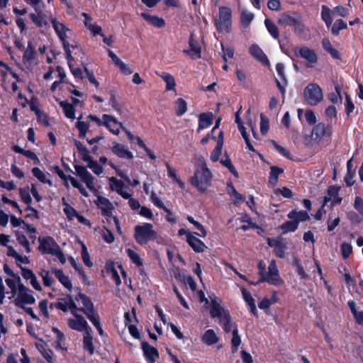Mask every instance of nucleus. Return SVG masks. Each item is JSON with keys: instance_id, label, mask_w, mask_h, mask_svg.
Wrapping results in <instances>:
<instances>
[{"instance_id": "13", "label": "nucleus", "mask_w": 363, "mask_h": 363, "mask_svg": "<svg viewBox=\"0 0 363 363\" xmlns=\"http://www.w3.org/2000/svg\"><path fill=\"white\" fill-rule=\"evenodd\" d=\"M50 21L55 31L62 42V45H65V43H67V38L71 33L70 29L62 22L58 21L55 18L51 17Z\"/></svg>"}, {"instance_id": "36", "label": "nucleus", "mask_w": 363, "mask_h": 363, "mask_svg": "<svg viewBox=\"0 0 363 363\" xmlns=\"http://www.w3.org/2000/svg\"><path fill=\"white\" fill-rule=\"evenodd\" d=\"M76 127L79 130V135L81 138H85L86 134L89 128V122L82 121V116L78 118V121L76 124Z\"/></svg>"}, {"instance_id": "43", "label": "nucleus", "mask_w": 363, "mask_h": 363, "mask_svg": "<svg viewBox=\"0 0 363 363\" xmlns=\"http://www.w3.org/2000/svg\"><path fill=\"white\" fill-rule=\"evenodd\" d=\"M242 296H243V298L245 299V301L247 303V304L250 306V310H251V312L254 314V315H256L257 313V310H256V306H255V300L254 298L252 297L250 293L245 289H242Z\"/></svg>"}, {"instance_id": "3", "label": "nucleus", "mask_w": 363, "mask_h": 363, "mask_svg": "<svg viewBox=\"0 0 363 363\" xmlns=\"http://www.w3.org/2000/svg\"><path fill=\"white\" fill-rule=\"evenodd\" d=\"M157 233L153 230V226L150 223H143L135 227L134 238L140 245H145L147 242L156 239Z\"/></svg>"}, {"instance_id": "18", "label": "nucleus", "mask_w": 363, "mask_h": 363, "mask_svg": "<svg viewBox=\"0 0 363 363\" xmlns=\"http://www.w3.org/2000/svg\"><path fill=\"white\" fill-rule=\"evenodd\" d=\"M299 16L300 15L296 12L283 13L279 16L278 23L283 27L294 26Z\"/></svg>"}, {"instance_id": "56", "label": "nucleus", "mask_w": 363, "mask_h": 363, "mask_svg": "<svg viewBox=\"0 0 363 363\" xmlns=\"http://www.w3.org/2000/svg\"><path fill=\"white\" fill-rule=\"evenodd\" d=\"M7 255L15 258L16 260L22 263L26 262V260L27 258L20 255L12 246H7Z\"/></svg>"}, {"instance_id": "2", "label": "nucleus", "mask_w": 363, "mask_h": 363, "mask_svg": "<svg viewBox=\"0 0 363 363\" xmlns=\"http://www.w3.org/2000/svg\"><path fill=\"white\" fill-rule=\"evenodd\" d=\"M15 277V279H6V283L11 291L12 297L15 298V304L20 308H23L25 304H34L35 298L32 291L21 283L20 277Z\"/></svg>"}, {"instance_id": "8", "label": "nucleus", "mask_w": 363, "mask_h": 363, "mask_svg": "<svg viewBox=\"0 0 363 363\" xmlns=\"http://www.w3.org/2000/svg\"><path fill=\"white\" fill-rule=\"evenodd\" d=\"M73 318L67 319V325L72 330L78 332L86 333V331L91 330L85 318L80 315L78 311L72 314Z\"/></svg>"}, {"instance_id": "39", "label": "nucleus", "mask_w": 363, "mask_h": 363, "mask_svg": "<svg viewBox=\"0 0 363 363\" xmlns=\"http://www.w3.org/2000/svg\"><path fill=\"white\" fill-rule=\"evenodd\" d=\"M240 344L241 337L238 334V330L237 327H235L233 330V338L231 340V350L233 353H236L238 352Z\"/></svg>"}, {"instance_id": "19", "label": "nucleus", "mask_w": 363, "mask_h": 363, "mask_svg": "<svg viewBox=\"0 0 363 363\" xmlns=\"http://www.w3.org/2000/svg\"><path fill=\"white\" fill-rule=\"evenodd\" d=\"M142 349L147 361L150 363H155L159 357L157 349L152 347L146 342H142Z\"/></svg>"}, {"instance_id": "12", "label": "nucleus", "mask_w": 363, "mask_h": 363, "mask_svg": "<svg viewBox=\"0 0 363 363\" xmlns=\"http://www.w3.org/2000/svg\"><path fill=\"white\" fill-rule=\"evenodd\" d=\"M38 241L40 242L39 250L45 254L54 255L60 248L51 237L38 238Z\"/></svg>"}, {"instance_id": "22", "label": "nucleus", "mask_w": 363, "mask_h": 363, "mask_svg": "<svg viewBox=\"0 0 363 363\" xmlns=\"http://www.w3.org/2000/svg\"><path fill=\"white\" fill-rule=\"evenodd\" d=\"M52 274L59 280V281L67 289H72V284L69 278L64 274L61 269H52Z\"/></svg>"}, {"instance_id": "4", "label": "nucleus", "mask_w": 363, "mask_h": 363, "mask_svg": "<svg viewBox=\"0 0 363 363\" xmlns=\"http://www.w3.org/2000/svg\"><path fill=\"white\" fill-rule=\"evenodd\" d=\"M231 9L226 6L219 8L218 16L214 19V23L218 32H230L231 26Z\"/></svg>"}, {"instance_id": "21", "label": "nucleus", "mask_w": 363, "mask_h": 363, "mask_svg": "<svg viewBox=\"0 0 363 363\" xmlns=\"http://www.w3.org/2000/svg\"><path fill=\"white\" fill-rule=\"evenodd\" d=\"M112 152L121 158L132 159L133 157L131 152L127 150L124 145L117 143L113 146Z\"/></svg>"}, {"instance_id": "48", "label": "nucleus", "mask_w": 363, "mask_h": 363, "mask_svg": "<svg viewBox=\"0 0 363 363\" xmlns=\"http://www.w3.org/2000/svg\"><path fill=\"white\" fill-rule=\"evenodd\" d=\"M16 238L18 241V242L23 247H25L26 251L27 253H29L31 252V249L30 247V243L27 238L22 234L19 231L16 232Z\"/></svg>"}, {"instance_id": "63", "label": "nucleus", "mask_w": 363, "mask_h": 363, "mask_svg": "<svg viewBox=\"0 0 363 363\" xmlns=\"http://www.w3.org/2000/svg\"><path fill=\"white\" fill-rule=\"evenodd\" d=\"M220 163L223 166L226 167L235 176H236V177L238 176V172L236 171L235 167L232 164V162L228 157H226L225 159H224V160H221Z\"/></svg>"}, {"instance_id": "64", "label": "nucleus", "mask_w": 363, "mask_h": 363, "mask_svg": "<svg viewBox=\"0 0 363 363\" xmlns=\"http://www.w3.org/2000/svg\"><path fill=\"white\" fill-rule=\"evenodd\" d=\"M116 66L120 69V70L125 74H131L133 72V69L129 65L125 64L122 60H121Z\"/></svg>"}, {"instance_id": "59", "label": "nucleus", "mask_w": 363, "mask_h": 363, "mask_svg": "<svg viewBox=\"0 0 363 363\" xmlns=\"http://www.w3.org/2000/svg\"><path fill=\"white\" fill-rule=\"evenodd\" d=\"M260 131L263 135H265L269 128V119L262 113L260 115Z\"/></svg>"}, {"instance_id": "40", "label": "nucleus", "mask_w": 363, "mask_h": 363, "mask_svg": "<svg viewBox=\"0 0 363 363\" xmlns=\"http://www.w3.org/2000/svg\"><path fill=\"white\" fill-rule=\"evenodd\" d=\"M322 45L325 51H327L328 53L330 54V55L335 59H340V54L339 52L335 49L330 42L328 39L324 38L322 40Z\"/></svg>"}, {"instance_id": "33", "label": "nucleus", "mask_w": 363, "mask_h": 363, "mask_svg": "<svg viewBox=\"0 0 363 363\" xmlns=\"http://www.w3.org/2000/svg\"><path fill=\"white\" fill-rule=\"evenodd\" d=\"M43 0H41V2L40 3V7H41V11L38 12L35 10V11L38 13V16L35 13H30L29 16L32 21L35 23L39 27H43L44 26L47 25V22L44 20V14L43 12Z\"/></svg>"}, {"instance_id": "1", "label": "nucleus", "mask_w": 363, "mask_h": 363, "mask_svg": "<svg viewBox=\"0 0 363 363\" xmlns=\"http://www.w3.org/2000/svg\"><path fill=\"white\" fill-rule=\"evenodd\" d=\"M195 160L196 169L191 178V183L199 191L205 192L211 186L213 175L203 156H197Z\"/></svg>"}, {"instance_id": "51", "label": "nucleus", "mask_w": 363, "mask_h": 363, "mask_svg": "<svg viewBox=\"0 0 363 363\" xmlns=\"http://www.w3.org/2000/svg\"><path fill=\"white\" fill-rule=\"evenodd\" d=\"M220 323L223 326L226 333L233 330V323H232L229 313H224L223 317L220 319Z\"/></svg>"}, {"instance_id": "15", "label": "nucleus", "mask_w": 363, "mask_h": 363, "mask_svg": "<svg viewBox=\"0 0 363 363\" xmlns=\"http://www.w3.org/2000/svg\"><path fill=\"white\" fill-rule=\"evenodd\" d=\"M98 207L101 210L104 216L106 217L112 216V211L113 210V204L105 197L98 196L97 200L95 201Z\"/></svg>"}, {"instance_id": "27", "label": "nucleus", "mask_w": 363, "mask_h": 363, "mask_svg": "<svg viewBox=\"0 0 363 363\" xmlns=\"http://www.w3.org/2000/svg\"><path fill=\"white\" fill-rule=\"evenodd\" d=\"M84 17V23L85 25V26L94 35H97V34H101V35H103L101 32L102 30L101 26H98V25H96V24H93L92 23V18H91V16H89L87 13H82V14Z\"/></svg>"}, {"instance_id": "26", "label": "nucleus", "mask_w": 363, "mask_h": 363, "mask_svg": "<svg viewBox=\"0 0 363 363\" xmlns=\"http://www.w3.org/2000/svg\"><path fill=\"white\" fill-rule=\"evenodd\" d=\"M250 51L251 55L262 64H269V60L267 56L259 46L257 45H252L250 48Z\"/></svg>"}, {"instance_id": "41", "label": "nucleus", "mask_w": 363, "mask_h": 363, "mask_svg": "<svg viewBox=\"0 0 363 363\" xmlns=\"http://www.w3.org/2000/svg\"><path fill=\"white\" fill-rule=\"evenodd\" d=\"M160 77L166 83V91L175 90L176 82L174 77L169 73H162Z\"/></svg>"}, {"instance_id": "32", "label": "nucleus", "mask_w": 363, "mask_h": 363, "mask_svg": "<svg viewBox=\"0 0 363 363\" xmlns=\"http://www.w3.org/2000/svg\"><path fill=\"white\" fill-rule=\"evenodd\" d=\"M141 16L146 21L157 28H162L165 25V22L162 18H159L156 16H150L145 13H143Z\"/></svg>"}, {"instance_id": "42", "label": "nucleus", "mask_w": 363, "mask_h": 363, "mask_svg": "<svg viewBox=\"0 0 363 363\" xmlns=\"http://www.w3.org/2000/svg\"><path fill=\"white\" fill-rule=\"evenodd\" d=\"M35 57V47L31 42H29L23 55V61L26 62H32Z\"/></svg>"}, {"instance_id": "58", "label": "nucleus", "mask_w": 363, "mask_h": 363, "mask_svg": "<svg viewBox=\"0 0 363 363\" xmlns=\"http://www.w3.org/2000/svg\"><path fill=\"white\" fill-rule=\"evenodd\" d=\"M20 196L22 200L26 203L30 204L32 201V199L30 196V189L29 187L21 188L19 189Z\"/></svg>"}, {"instance_id": "30", "label": "nucleus", "mask_w": 363, "mask_h": 363, "mask_svg": "<svg viewBox=\"0 0 363 363\" xmlns=\"http://www.w3.org/2000/svg\"><path fill=\"white\" fill-rule=\"evenodd\" d=\"M91 331L89 330L84 333L83 337V347L84 350H88L90 354H93L94 352Z\"/></svg>"}, {"instance_id": "5", "label": "nucleus", "mask_w": 363, "mask_h": 363, "mask_svg": "<svg viewBox=\"0 0 363 363\" xmlns=\"http://www.w3.org/2000/svg\"><path fill=\"white\" fill-rule=\"evenodd\" d=\"M75 302L82 303V306L78 308V312H82L88 319L98 315L94 306L89 297L84 294L79 292L74 298Z\"/></svg>"}, {"instance_id": "34", "label": "nucleus", "mask_w": 363, "mask_h": 363, "mask_svg": "<svg viewBox=\"0 0 363 363\" xmlns=\"http://www.w3.org/2000/svg\"><path fill=\"white\" fill-rule=\"evenodd\" d=\"M321 18L328 27H330L333 22V13H334L328 6H322Z\"/></svg>"}, {"instance_id": "45", "label": "nucleus", "mask_w": 363, "mask_h": 363, "mask_svg": "<svg viewBox=\"0 0 363 363\" xmlns=\"http://www.w3.org/2000/svg\"><path fill=\"white\" fill-rule=\"evenodd\" d=\"M110 188L112 191H116L118 194H121V191L124 189V184L122 181L117 179L115 177L109 178Z\"/></svg>"}, {"instance_id": "53", "label": "nucleus", "mask_w": 363, "mask_h": 363, "mask_svg": "<svg viewBox=\"0 0 363 363\" xmlns=\"http://www.w3.org/2000/svg\"><path fill=\"white\" fill-rule=\"evenodd\" d=\"M335 91L333 92V93H330L329 95H328V98L330 100L331 102L334 103V104H337V103H342V96H341V93H340V88L338 85H336L335 86Z\"/></svg>"}, {"instance_id": "17", "label": "nucleus", "mask_w": 363, "mask_h": 363, "mask_svg": "<svg viewBox=\"0 0 363 363\" xmlns=\"http://www.w3.org/2000/svg\"><path fill=\"white\" fill-rule=\"evenodd\" d=\"M340 187L337 186H330L328 189V194L324 198V203L325 205L328 201H331L333 205L340 203L342 198L338 196Z\"/></svg>"}, {"instance_id": "6", "label": "nucleus", "mask_w": 363, "mask_h": 363, "mask_svg": "<svg viewBox=\"0 0 363 363\" xmlns=\"http://www.w3.org/2000/svg\"><path fill=\"white\" fill-rule=\"evenodd\" d=\"M264 281L274 286H280L284 283L283 280L279 277V270L274 259L270 262L268 267V272H265L264 276L257 281V284Z\"/></svg>"}, {"instance_id": "29", "label": "nucleus", "mask_w": 363, "mask_h": 363, "mask_svg": "<svg viewBox=\"0 0 363 363\" xmlns=\"http://www.w3.org/2000/svg\"><path fill=\"white\" fill-rule=\"evenodd\" d=\"M189 50H184V52L190 55L194 60L199 59L201 56V47L196 45L192 38L189 40Z\"/></svg>"}, {"instance_id": "38", "label": "nucleus", "mask_w": 363, "mask_h": 363, "mask_svg": "<svg viewBox=\"0 0 363 363\" xmlns=\"http://www.w3.org/2000/svg\"><path fill=\"white\" fill-rule=\"evenodd\" d=\"M283 172H284V169L282 168H280L277 166H272L270 175L269 177V182L272 186H276L277 181H278L279 175L282 174Z\"/></svg>"}, {"instance_id": "35", "label": "nucleus", "mask_w": 363, "mask_h": 363, "mask_svg": "<svg viewBox=\"0 0 363 363\" xmlns=\"http://www.w3.org/2000/svg\"><path fill=\"white\" fill-rule=\"evenodd\" d=\"M212 317H218L220 319L223 317L224 313H228L215 300L212 301V307L210 311Z\"/></svg>"}, {"instance_id": "10", "label": "nucleus", "mask_w": 363, "mask_h": 363, "mask_svg": "<svg viewBox=\"0 0 363 363\" xmlns=\"http://www.w3.org/2000/svg\"><path fill=\"white\" fill-rule=\"evenodd\" d=\"M74 169L76 174L78 175L81 179L86 184L87 188L92 192L96 193L97 189L95 187L94 178V177L87 171L86 167L75 165Z\"/></svg>"}, {"instance_id": "23", "label": "nucleus", "mask_w": 363, "mask_h": 363, "mask_svg": "<svg viewBox=\"0 0 363 363\" xmlns=\"http://www.w3.org/2000/svg\"><path fill=\"white\" fill-rule=\"evenodd\" d=\"M187 242L196 252H202L206 248L204 243L191 234H187Z\"/></svg>"}, {"instance_id": "49", "label": "nucleus", "mask_w": 363, "mask_h": 363, "mask_svg": "<svg viewBox=\"0 0 363 363\" xmlns=\"http://www.w3.org/2000/svg\"><path fill=\"white\" fill-rule=\"evenodd\" d=\"M40 276L41 277L43 284L45 286L50 287L53 285L55 283V280L52 277V274L49 271H47L45 269H42L40 272Z\"/></svg>"}, {"instance_id": "7", "label": "nucleus", "mask_w": 363, "mask_h": 363, "mask_svg": "<svg viewBox=\"0 0 363 363\" xmlns=\"http://www.w3.org/2000/svg\"><path fill=\"white\" fill-rule=\"evenodd\" d=\"M304 97L309 104L315 106L322 101L323 96L321 89L318 85L310 84L304 89Z\"/></svg>"}, {"instance_id": "37", "label": "nucleus", "mask_w": 363, "mask_h": 363, "mask_svg": "<svg viewBox=\"0 0 363 363\" xmlns=\"http://www.w3.org/2000/svg\"><path fill=\"white\" fill-rule=\"evenodd\" d=\"M60 106L63 108L65 116L70 119L75 118L74 105L62 101L60 103Z\"/></svg>"}, {"instance_id": "28", "label": "nucleus", "mask_w": 363, "mask_h": 363, "mask_svg": "<svg viewBox=\"0 0 363 363\" xmlns=\"http://www.w3.org/2000/svg\"><path fill=\"white\" fill-rule=\"evenodd\" d=\"M201 340L206 345H212L217 343L219 340V338L213 330L209 329L204 333Z\"/></svg>"}, {"instance_id": "20", "label": "nucleus", "mask_w": 363, "mask_h": 363, "mask_svg": "<svg viewBox=\"0 0 363 363\" xmlns=\"http://www.w3.org/2000/svg\"><path fill=\"white\" fill-rule=\"evenodd\" d=\"M223 140H224L223 132L220 131L218 138H217V145L211 154L210 158L212 162H216L218 160V159L221 155L222 147H223Z\"/></svg>"}, {"instance_id": "50", "label": "nucleus", "mask_w": 363, "mask_h": 363, "mask_svg": "<svg viewBox=\"0 0 363 363\" xmlns=\"http://www.w3.org/2000/svg\"><path fill=\"white\" fill-rule=\"evenodd\" d=\"M176 113L177 116H181L184 114L187 111V103L182 98H179L176 101Z\"/></svg>"}, {"instance_id": "55", "label": "nucleus", "mask_w": 363, "mask_h": 363, "mask_svg": "<svg viewBox=\"0 0 363 363\" xmlns=\"http://www.w3.org/2000/svg\"><path fill=\"white\" fill-rule=\"evenodd\" d=\"M298 225L297 224V222H296L294 220L291 221H287L284 223H283L280 228L283 230L284 233L287 232H294L295 231Z\"/></svg>"}, {"instance_id": "16", "label": "nucleus", "mask_w": 363, "mask_h": 363, "mask_svg": "<svg viewBox=\"0 0 363 363\" xmlns=\"http://www.w3.org/2000/svg\"><path fill=\"white\" fill-rule=\"evenodd\" d=\"M312 135L315 136L316 140H320L324 136H330L332 135V128L330 125L320 123L313 128Z\"/></svg>"}, {"instance_id": "25", "label": "nucleus", "mask_w": 363, "mask_h": 363, "mask_svg": "<svg viewBox=\"0 0 363 363\" xmlns=\"http://www.w3.org/2000/svg\"><path fill=\"white\" fill-rule=\"evenodd\" d=\"M276 70H277L279 76L281 77V79L283 81V84H282L278 79H277L276 81H277V86H278L279 89L280 90V91L281 92V94L283 95H284L285 91H286L284 86L287 84V80H286L285 74H284V65L282 63H278L276 65Z\"/></svg>"}, {"instance_id": "62", "label": "nucleus", "mask_w": 363, "mask_h": 363, "mask_svg": "<svg viewBox=\"0 0 363 363\" xmlns=\"http://www.w3.org/2000/svg\"><path fill=\"white\" fill-rule=\"evenodd\" d=\"M342 257L345 259L350 257L352 252V247L349 243H342L340 246Z\"/></svg>"}, {"instance_id": "46", "label": "nucleus", "mask_w": 363, "mask_h": 363, "mask_svg": "<svg viewBox=\"0 0 363 363\" xmlns=\"http://www.w3.org/2000/svg\"><path fill=\"white\" fill-rule=\"evenodd\" d=\"M295 33L301 36L305 37L307 34V29L303 23L301 22V18L299 16L294 23V26Z\"/></svg>"}, {"instance_id": "9", "label": "nucleus", "mask_w": 363, "mask_h": 363, "mask_svg": "<svg viewBox=\"0 0 363 363\" xmlns=\"http://www.w3.org/2000/svg\"><path fill=\"white\" fill-rule=\"evenodd\" d=\"M294 52L296 57L306 60L308 67H313L318 61L315 52L308 47H296L294 48Z\"/></svg>"}, {"instance_id": "44", "label": "nucleus", "mask_w": 363, "mask_h": 363, "mask_svg": "<svg viewBox=\"0 0 363 363\" xmlns=\"http://www.w3.org/2000/svg\"><path fill=\"white\" fill-rule=\"evenodd\" d=\"M32 173L42 183L48 184L49 186L52 185L51 180L47 178L45 173H44L38 167L33 168Z\"/></svg>"}, {"instance_id": "14", "label": "nucleus", "mask_w": 363, "mask_h": 363, "mask_svg": "<svg viewBox=\"0 0 363 363\" xmlns=\"http://www.w3.org/2000/svg\"><path fill=\"white\" fill-rule=\"evenodd\" d=\"M104 123L106 128L109 129L115 135H118L120 133V128H124L121 123L118 122L113 116L107 114L103 115Z\"/></svg>"}, {"instance_id": "47", "label": "nucleus", "mask_w": 363, "mask_h": 363, "mask_svg": "<svg viewBox=\"0 0 363 363\" xmlns=\"http://www.w3.org/2000/svg\"><path fill=\"white\" fill-rule=\"evenodd\" d=\"M264 24L268 32L271 34V35L275 39H277L279 36V33L277 26L271 20L268 18L265 19Z\"/></svg>"}, {"instance_id": "57", "label": "nucleus", "mask_w": 363, "mask_h": 363, "mask_svg": "<svg viewBox=\"0 0 363 363\" xmlns=\"http://www.w3.org/2000/svg\"><path fill=\"white\" fill-rule=\"evenodd\" d=\"M347 24L341 19L337 20L331 28V32L333 35H338L340 30L345 29Z\"/></svg>"}, {"instance_id": "24", "label": "nucleus", "mask_w": 363, "mask_h": 363, "mask_svg": "<svg viewBox=\"0 0 363 363\" xmlns=\"http://www.w3.org/2000/svg\"><path fill=\"white\" fill-rule=\"evenodd\" d=\"M213 120V115L211 113L200 114L197 132L199 133L201 130L209 127L212 124Z\"/></svg>"}, {"instance_id": "61", "label": "nucleus", "mask_w": 363, "mask_h": 363, "mask_svg": "<svg viewBox=\"0 0 363 363\" xmlns=\"http://www.w3.org/2000/svg\"><path fill=\"white\" fill-rule=\"evenodd\" d=\"M254 16L247 11H242L241 13L242 23L245 27H247L252 21Z\"/></svg>"}, {"instance_id": "54", "label": "nucleus", "mask_w": 363, "mask_h": 363, "mask_svg": "<svg viewBox=\"0 0 363 363\" xmlns=\"http://www.w3.org/2000/svg\"><path fill=\"white\" fill-rule=\"evenodd\" d=\"M126 252L129 258L132 260L133 262H134L138 267L143 266L142 259L136 252L131 249H128Z\"/></svg>"}, {"instance_id": "11", "label": "nucleus", "mask_w": 363, "mask_h": 363, "mask_svg": "<svg viewBox=\"0 0 363 363\" xmlns=\"http://www.w3.org/2000/svg\"><path fill=\"white\" fill-rule=\"evenodd\" d=\"M56 308L63 312L69 311L72 315L78 311V307L75 300L71 295H67L65 298H59L56 303Z\"/></svg>"}, {"instance_id": "52", "label": "nucleus", "mask_w": 363, "mask_h": 363, "mask_svg": "<svg viewBox=\"0 0 363 363\" xmlns=\"http://www.w3.org/2000/svg\"><path fill=\"white\" fill-rule=\"evenodd\" d=\"M106 273L111 276L112 279L116 282V285L121 284V279L117 270L112 265H108L106 267Z\"/></svg>"}, {"instance_id": "60", "label": "nucleus", "mask_w": 363, "mask_h": 363, "mask_svg": "<svg viewBox=\"0 0 363 363\" xmlns=\"http://www.w3.org/2000/svg\"><path fill=\"white\" fill-rule=\"evenodd\" d=\"M187 220L201 232L199 234H198L200 237L203 238L206 235V231L203 226L201 223L195 220L193 217L188 216Z\"/></svg>"}, {"instance_id": "31", "label": "nucleus", "mask_w": 363, "mask_h": 363, "mask_svg": "<svg viewBox=\"0 0 363 363\" xmlns=\"http://www.w3.org/2000/svg\"><path fill=\"white\" fill-rule=\"evenodd\" d=\"M288 217L289 218L294 220L296 222H297L298 225L300 222L306 221L310 218L308 213L303 211H292L289 212Z\"/></svg>"}]
</instances>
